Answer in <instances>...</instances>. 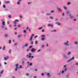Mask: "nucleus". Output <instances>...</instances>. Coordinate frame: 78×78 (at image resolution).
Segmentation results:
<instances>
[{
    "label": "nucleus",
    "instance_id": "1",
    "mask_svg": "<svg viewBox=\"0 0 78 78\" xmlns=\"http://www.w3.org/2000/svg\"><path fill=\"white\" fill-rule=\"evenodd\" d=\"M41 37H43L41 38V41H44V40H45V37H45V35H41Z\"/></svg>",
    "mask_w": 78,
    "mask_h": 78
},
{
    "label": "nucleus",
    "instance_id": "2",
    "mask_svg": "<svg viewBox=\"0 0 78 78\" xmlns=\"http://www.w3.org/2000/svg\"><path fill=\"white\" fill-rule=\"evenodd\" d=\"M4 59L6 61L7 60V59H9V57L8 56H7L6 57H4Z\"/></svg>",
    "mask_w": 78,
    "mask_h": 78
},
{
    "label": "nucleus",
    "instance_id": "3",
    "mask_svg": "<svg viewBox=\"0 0 78 78\" xmlns=\"http://www.w3.org/2000/svg\"><path fill=\"white\" fill-rule=\"evenodd\" d=\"M74 59V57H73L72 58H71L68 61V62H70V61H71L72 60H73Z\"/></svg>",
    "mask_w": 78,
    "mask_h": 78
},
{
    "label": "nucleus",
    "instance_id": "4",
    "mask_svg": "<svg viewBox=\"0 0 78 78\" xmlns=\"http://www.w3.org/2000/svg\"><path fill=\"white\" fill-rule=\"evenodd\" d=\"M31 51H32V52H34V51H36V49H34V48H32V50H31Z\"/></svg>",
    "mask_w": 78,
    "mask_h": 78
},
{
    "label": "nucleus",
    "instance_id": "5",
    "mask_svg": "<svg viewBox=\"0 0 78 78\" xmlns=\"http://www.w3.org/2000/svg\"><path fill=\"white\" fill-rule=\"evenodd\" d=\"M53 26V25L51 24H49L48 25V27H52Z\"/></svg>",
    "mask_w": 78,
    "mask_h": 78
},
{
    "label": "nucleus",
    "instance_id": "6",
    "mask_svg": "<svg viewBox=\"0 0 78 78\" xmlns=\"http://www.w3.org/2000/svg\"><path fill=\"white\" fill-rule=\"evenodd\" d=\"M28 56H29V57H28L29 58H31V53H30L29 54V55H27V57H28Z\"/></svg>",
    "mask_w": 78,
    "mask_h": 78
},
{
    "label": "nucleus",
    "instance_id": "7",
    "mask_svg": "<svg viewBox=\"0 0 78 78\" xmlns=\"http://www.w3.org/2000/svg\"><path fill=\"white\" fill-rule=\"evenodd\" d=\"M68 42H69V41H67L66 43H64V44L66 45H69V44H68Z\"/></svg>",
    "mask_w": 78,
    "mask_h": 78
},
{
    "label": "nucleus",
    "instance_id": "8",
    "mask_svg": "<svg viewBox=\"0 0 78 78\" xmlns=\"http://www.w3.org/2000/svg\"><path fill=\"white\" fill-rule=\"evenodd\" d=\"M5 3H6L7 4H8V3H10V2H9V1H5Z\"/></svg>",
    "mask_w": 78,
    "mask_h": 78
},
{
    "label": "nucleus",
    "instance_id": "9",
    "mask_svg": "<svg viewBox=\"0 0 78 78\" xmlns=\"http://www.w3.org/2000/svg\"><path fill=\"white\" fill-rule=\"evenodd\" d=\"M2 25H5V21H2Z\"/></svg>",
    "mask_w": 78,
    "mask_h": 78
},
{
    "label": "nucleus",
    "instance_id": "10",
    "mask_svg": "<svg viewBox=\"0 0 78 78\" xmlns=\"http://www.w3.org/2000/svg\"><path fill=\"white\" fill-rule=\"evenodd\" d=\"M56 24H58V25H59L60 24V23H59V22H57L56 23Z\"/></svg>",
    "mask_w": 78,
    "mask_h": 78
},
{
    "label": "nucleus",
    "instance_id": "11",
    "mask_svg": "<svg viewBox=\"0 0 78 78\" xmlns=\"http://www.w3.org/2000/svg\"><path fill=\"white\" fill-rule=\"evenodd\" d=\"M57 9L58 10V11H61V9L57 8Z\"/></svg>",
    "mask_w": 78,
    "mask_h": 78
},
{
    "label": "nucleus",
    "instance_id": "12",
    "mask_svg": "<svg viewBox=\"0 0 78 78\" xmlns=\"http://www.w3.org/2000/svg\"><path fill=\"white\" fill-rule=\"evenodd\" d=\"M27 46H28V44L26 43L25 44V45H24L25 47H27Z\"/></svg>",
    "mask_w": 78,
    "mask_h": 78
},
{
    "label": "nucleus",
    "instance_id": "13",
    "mask_svg": "<svg viewBox=\"0 0 78 78\" xmlns=\"http://www.w3.org/2000/svg\"><path fill=\"white\" fill-rule=\"evenodd\" d=\"M32 39H33V37H30V41H32Z\"/></svg>",
    "mask_w": 78,
    "mask_h": 78
},
{
    "label": "nucleus",
    "instance_id": "14",
    "mask_svg": "<svg viewBox=\"0 0 78 78\" xmlns=\"http://www.w3.org/2000/svg\"><path fill=\"white\" fill-rule=\"evenodd\" d=\"M16 68H18V67H18V66H19V65H18V64H16Z\"/></svg>",
    "mask_w": 78,
    "mask_h": 78
},
{
    "label": "nucleus",
    "instance_id": "15",
    "mask_svg": "<svg viewBox=\"0 0 78 78\" xmlns=\"http://www.w3.org/2000/svg\"><path fill=\"white\" fill-rule=\"evenodd\" d=\"M3 70H2L0 74H3Z\"/></svg>",
    "mask_w": 78,
    "mask_h": 78
},
{
    "label": "nucleus",
    "instance_id": "16",
    "mask_svg": "<svg viewBox=\"0 0 78 78\" xmlns=\"http://www.w3.org/2000/svg\"><path fill=\"white\" fill-rule=\"evenodd\" d=\"M38 43V41H35V44H37Z\"/></svg>",
    "mask_w": 78,
    "mask_h": 78
},
{
    "label": "nucleus",
    "instance_id": "17",
    "mask_svg": "<svg viewBox=\"0 0 78 78\" xmlns=\"http://www.w3.org/2000/svg\"><path fill=\"white\" fill-rule=\"evenodd\" d=\"M22 36V35L20 34L18 36V37H21Z\"/></svg>",
    "mask_w": 78,
    "mask_h": 78
},
{
    "label": "nucleus",
    "instance_id": "18",
    "mask_svg": "<svg viewBox=\"0 0 78 78\" xmlns=\"http://www.w3.org/2000/svg\"><path fill=\"white\" fill-rule=\"evenodd\" d=\"M67 14H69V13H70V12L69 11H67Z\"/></svg>",
    "mask_w": 78,
    "mask_h": 78
},
{
    "label": "nucleus",
    "instance_id": "19",
    "mask_svg": "<svg viewBox=\"0 0 78 78\" xmlns=\"http://www.w3.org/2000/svg\"><path fill=\"white\" fill-rule=\"evenodd\" d=\"M17 69H19V68H16V69H15V71H17Z\"/></svg>",
    "mask_w": 78,
    "mask_h": 78
},
{
    "label": "nucleus",
    "instance_id": "20",
    "mask_svg": "<svg viewBox=\"0 0 78 78\" xmlns=\"http://www.w3.org/2000/svg\"><path fill=\"white\" fill-rule=\"evenodd\" d=\"M14 24H16V23H17L16 22V21H15L14 22Z\"/></svg>",
    "mask_w": 78,
    "mask_h": 78
},
{
    "label": "nucleus",
    "instance_id": "21",
    "mask_svg": "<svg viewBox=\"0 0 78 78\" xmlns=\"http://www.w3.org/2000/svg\"><path fill=\"white\" fill-rule=\"evenodd\" d=\"M15 21L16 22H19V20H15Z\"/></svg>",
    "mask_w": 78,
    "mask_h": 78
},
{
    "label": "nucleus",
    "instance_id": "22",
    "mask_svg": "<svg viewBox=\"0 0 78 78\" xmlns=\"http://www.w3.org/2000/svg\"><path fill=\"white\" fill-rule=\"evenodd\" d=\"M26 76H28L29 75V74H28V73H27L26 74Z\"/></svg>",
    "mask_w": 78,
    "mask_h": 78
},
{
    "label": "nucleus",
    "instance_id": "23",
    "mask_svg": "<svg viewBox=\"0 0 78 78\" xmlns=\"http://www.w3.org/2000/svg\"><path fill=\"white\" fill-rule=\"evenodd\" d=\"M51 31H52V32L54 31V32H56V30H54Z\"/></svg>",
    "mask_w": 78,
    "mask_h": 78
},
{
    "label": "nucleus",
    "instance_id": "24",
    "mask_svg": "<svg viewBox=\"0 0 78 78\" xmlns=\"http://www.w3.org/2000/svg\"><path fill=\"white\" fill-rule=\"evenodd\" d=\"M67 70V68H65V69L64 70H65V72H66V70Z\"/></svg>",
    "mask_w": 78,
    "mask_h": 78
},
{
    "label": "nucleus",
    "instance_id": "25",
    "mask_svg": "<svg viewBox=\"0 0 78 78\" xmlns=\"http://www.w3.org/2000/svg\"><path fill=\"white\" fill-rule=\"evenodd\" d=\"M8 17L9 18H11V15H9V16Z\"/></svg>",
    "mask_w": 78,
    "mask_h": 78
},
{
    "label": "nucleus",
    "instance_id": "26",
    "mask_svg": "<svg viewBox=\"0 0 78 78\" xmlns=\"http://www.w3.org/2000/svg\"><path fill=\"white\" fill-rule=\"evenodd\" d=\"M11 50H9V52L10 53H11Z\"/></svg>",
    "mask_w": 78,
    "mask_h": 78
},
{
    "label": "nucleus",
    "instance_id": "27",
    "mask_svg": "<svg viewBox=\"0 0 78 78\" xmlns=\"http://www.w3.org/2000/svg\"><path fill=\"white\" fill-rule=\"evenodd\" d=\"M70 53H71L70 52H69L68 53V55H70Z\"/></svg>",
    "mask_w": 78,
    "mask_h": 78
},
{
    "label": "nucleus",
    "instance_id": "28",
    "mask_svg": "<svg viewBox=\"0 0 78 78\" xmlns=\"http://www.w3.org/2000/svg\"><path fill=\"white\" fill-rule=\"evenodd\" d=\"M33 36H34V34H32L31 37H33Z\"/></svg>",
    "mask_w": 78,
    "mask_h": 78
},
{
    "label": "nucleus",
    "instance_id": "29",
    "mask_svg": "<svg viewBox=\"0 0 78 78\" xmlns=\"http://www.w3.org/2000/svg\"><path fill=\"white\" fill-rule=\"evenodd\" d=\"M23 32L24 33H26V32H27V31H26V30H23Z\"/></svg>",
    "mask_w": 78,
    "mask_h": 78
},
{
    "label": "nucleus",
    "instance_id": "30",
    "mask_svg": "<svg viewBox=\"0 0 78 78\" xmlns=\"http://www.w3.org/2000/svg\"><path fill=\"white\" fill-rule=\"evenodd\" d=\"M22 65H20V66L19 67H18V68H19H19H22Z\"/></svg>",
    "mask_w": 78,
    "mask_h": 78
},
{
    "label": "nucleus",
    "instance_id": "31",
    "mask_svg": "<svg viewBox=\"0 0 78 78\" xmlns=\"http://www.w3.org/2000/svg\"><path fill=\"white\" fill-rule=\"evenodd\" d=\"M9 44H11V40H9Z\"/></svg>",
    "mask_w": 78,
    "mask_h": 78
},
{
    "label": "nucleus",
    "instance_id": "32",
    "mask_svg": "<svg viewBox=\"0 0 78 78\" xmlns=\"http://www.w3.org/2000/svg\"><path fill=\"white\" fill-rule=\"evenodd\" d=\"M32 47L33 46H30L29 47V48H32Z\"/></svg>",
    "mask_w": 78,
    "mask_h": 78
},
{
    "label": "nucleus",
    "instance_id": "33",
    "mask_svg": "<svg viewBox=\"0 0 78 78\" xmlns=\"http://www.w3.org/2000/svg\"><path fill=\"white\" fill-rule=\"evenodd\" d=\"M42 29V27H40V28H38L39 30H41V29Z\"/></svg>",
    "mask_w": 78,
    "mask_h": 78
},
{
    "label": "nucleus",
    "instance_id": "34",
    "mask_svg": "<svg viewBox=\"0 0 78 78\" xmlns=\"http://www.w3.org/2000/svg\"><path fill=\"white\" fill-rule=\"evenodd\" d=\"M28 29H29V27H27V28L26 29V30H28Z\"/></svg>",
    "mask_w": 78,
    "mask_h": 78
},
{
    "label": "nucleus",
    "instance_id": "35",
    "mask_svg": "<svg viewBox=\"0 0 78 78\" xmlns=\"http://www.w3.org/2000/svg\"><path fill=\"white\" fill-rule=\"evenodd\" d=\"M5 46H4V47H3V50H5Z\"/></svg>",
    "mask_w": 78,
    "mask_h": 78
},
{
    "label": "nucleus",
    "instance_id": "36",
    "mask_svg": "<svg viewBox=\"0 0 78 78\" xmlns=\"http://www.w3.org/2000/svg\"><path fill=\"white\" fill-rule=\"evenodd\" d=\"M50 19H53V17H49Z\"/></svg>",
    "mask_w": 78,
    "mask_h": 78
},
{
    "label": "nucleus",
    "instance_id": "37",
    "mask_svg": "<svg viewBox=\"0 0 78 78\" xmlns=\"http://www.w3.org/2000/svg\"><path fill=\"white\" fill-rule=\"evenodd\" d=\"M8 36V34H5V37H7Z\"/></svg>",
    "mask_w": 78,
    "mask_h": 78
},
{
    "label": "nucleus",
    "instance_id": "38",
    "mask_svg": "<svg viewBox=\"0 0 78 78\" xmlns=\"http://www.w3.org/2000/svg\"><path fill=\"white\" fill-rule=\"evenodd\" d=\"M70 2H69V3H67L68 5H70Z\"/></svg>",
    "mask_w": 78,
    "mask_h": 78
},
{
    "label": "nucleus",
    "instance_id": "39",
    "mask_svg": "<svg viewBox=\"0 0 78 78\" xmlns=\"http://www.w3.org/2000/svg\"><path fill=\"white\" fill-rule=\"evenodd\" d=\"M34 38H36V37H37V36H36L34 37Z\"/></svg>",
    "mask_w": 78,
    "mask_h": 78
},
{
    "label": "nucleus",
    "instance_id": "40",
    "mask_svg": "<svg viewBox=\"0 0 78 78\" xmlns=\"http://www.w3.org/2000/svg\"><path fill=\"white\" fill-rule=\"evenodd\" d=\"M32 63H31L29 65H30V66H32Z\"/></svg>",
    "mask_w": 78,
    "mask_h": 78
},
{
    "label": "nucleus",
    "instance_id": "41",
    "mask_svg": "<svg viewBox=\"0 0 78 78\" xmlns=\"http://www.w3.org/2000/svg\"><path fill=\"white\" fill-rule=\"evenodd\" d=\"M17 4L19 5V4H20V2H18Z\"/></svg>",
    "mask_w": 78,
    "mask_h": 78
},
{
    "label": "nucleus",
    "instance_id": "42",
    "mask_svg": "<svg viewBox=\"0 0 78 78\" xmlns=\"http://www.w3.org/2000/svg\"><path fill=\"white\" fill-rule=\"evenodd\" d=\"M4 27H5L4 26H2V27L3 28H4Z\"/></svg>",
    "mask_w": 78,
    "mask_h": 78
},
{
    "label": "nucleus",
    "instance_id": "43",
    "mask_svg": "<svg viewBox=\"0 0 78 78\" xmlns=\"http://www.w3.org/2000/svg\"><path fill=\"white\" fill-rule=\"evenodd\" d=\"M17 43H15V44H14V45H15V46H16V45H17Z\"/></svg>",
    "mask_w": 78,
    "mask_h": 78
},
{
    "label": "nucleus",
    "instance_id": "44",
    "mask_svg": "<svg viewBox=\"0 0 78 78\" xmlns=\"http://www.w3.org/2000/svg\"><path fill=\"white\" fill-rule=\"evenodd\" d=\"M18 27H20V25H18Z\"/></svg>",
    "mask_w": 78,
    "mask_h": 78
},
{
    "label": "nucleus",
    "instance_id": "45",
    "mask_svg": "<svg viewBox=\"0 0 78 78\" xmlns=\"http://www.w3.org/2000/svg\"><path fill=\"white\" fill-rule=\"evenodd\" d=\"M44 30L43 29V30H42V32H44Z\"/></svg>",
    "mask_w": 78,
    "mask_h": 78
},
{
    "label": "nucleus",
    "instance_id": "46",
    "mask_svg": "<svg viewBox=\"0 0 78 78\" xmlns=\"http://www.w3.org/2000/svg\"><path fill=\"white\" fill-rule=\"evenodd\" d=\"M64 9H66V7H64Z\"/></svg>",
    "mask_w": 78,
    "mask_h": 78
},
{
    "label": "nucleus",
    "instance_id": "47",
    "mask_svg": "<svg viewBox=\"0 0 78 78\" xmlns=\"http://www.w3.org/2000/svg\"><path fill=\"white\" fill-rule=\"evenodd\" d=\"M74 44H77V42H74Z\"/></svg>",
    "mask_w": 78,
    "mask_h": 78
},
{
    "label": "nucleus",
    "instance_id": "48",
    "mask_svg": "<svg viewBox=\"0 0 78 78\" xmlns=\"http://www.w3.org/2000/svg\"><path fill=\"white\" fill-rule=\"evenodd\" d=\"M41 51V50H39L37 51V52H39V51Z\"/></svg>",
    "mask_w": 78,
    "mask_h": 78
},
{
    "label": "nucleus",
    "instance_id": "49",
    "mask_svg": "<svg viewBox=\"0 0 78 78\" xmlns=\"http://www.w3.org/2000/svg\"><path fill=\"white\" fill-rule=\"evenodd\" d=\"M33 41H32L31 42V44H33Z\"/></svg>",
    "mask_w": 78,
    "mask_h": 78
},
{
    "label": "nucleus",
    "instance_id": "50",
    "mask_svg": "<svg viewBox=\"0 0 78 78\" xmlns=\"http://www.w3.org/2000/svg\"><path fill=\"white\" fill-rule=\"evenodd\" d=\"M29 31H30H30H31V30H30V29H29Z\"/></svg>",
    "mask_w": 78,
    "mask_h": 78
},
{
    "label": "nucleus",
    "instance_id": "51",
    "mask_svg": "<svg viewBox=\"0 0 78 78\" xmlns=\"http://www.w3.org/2000/svg\"><path fill=\"white\" fill-rule=\"evenodd\" d=\"M70 18H73V16H70Z\"/></svg>",
    "mask_w": 78,
    "mask_h": 78
},
{
    "label": "nucleus",
    "instance_id": "52",
    "mask_svg": "<svg viewBox=\"0 0 78 78\" xmlns=\"http://www.w3.org/2000/svg\"><path fill=\"white\" fill-rule=\"evenodd\" d=\"M42 48H44V45H42Z\"/></svg>",
    "mask_w": 78,
    "mask_h": 78
},
{
    "label": "nucleus",
    "instance_id": "53",
    "mask_svg": "<svg viewBox=\"0 0 78 78\" xmlns=\"http://www.w3.org/2000/svg\"><path fill=\"white\" fill-rule=\"evenodd\" d=\"M62 16H64V13H62Z\"/></svg>",
    "mask_w": 78,
    "mask_h": 78
},
{
    "label": "nucleus",
    "instance_id": "54",
    "mask_svg": "<svg viewBox=\"0 0 78 78\" xmlns=\"http://www.w3.org/2000/svg\"><path fill=\"white\" fill-rule=\"evenodd\" d=\"M14 27H16L17 25H14Z\"/></svg>",
    "mask_w": 78,
    "mask_h": 78
},
{
    "label": "nucleus",
    "instance_id": "55",
    "mask_svg": "<svg viewBox=\"0 0 78 78\" xmlns=\"http://www.w3.org/2000/svg\"><path fill=\"white\" fill-rule=\"evenodd\" d=\"M41 75H42V76H43V75H44V73H42L41 74Z\"/></svg>",
    "mask_w": 78,
    "mask_h": 78
},
{
    "label": "nucleus",
    "instance_id": "56",
    "mask_svg": "<svg viewBox=\"0 0 78 78\" xmlns=\"http://www.w3.org/2000/svg\"><path fill=\"white\" fill-rule=\"evenodd\" d=\"M58 75H61V73H58Z\"/></svg>",
    "mask_w": 78,
    "mask_h": 78
},
{
    "label": "nucleus",
    "instance_id": "57",
    "mask_svg": "<svg viewBox=\"0 0 78 78\" xmlns=\"http://www.w3.org/2000/svg\"><path fill=\"white\" fill-rule=\"evenodd\" d=\"M24 61H23L22 62V63H23H23H24Z\"/></svg>",
    "mask_w": 78,
    "mask_h": 78
},
{
    "label": "nucleus",
    "instance_id": "58",
    "mask_svg": "<svg viewBox=\"0 0 78 78\" xmlns=\"http://www.w3.org/2000/svg\"><path fill=\"white\" fill-rule=\"evenodd\" d=\"M3 8H5V5H3Z\"/></svg>",
    "mask_w": 78,
    "mask_h": 78
},
{
    "label": "nucleus",
    "instance_id": "59",
    "mask_svg": "<svg viewBox=\"0 0 78 78\" xmlns=\"http://www.w3.org/2000/svg\"><path fill=\"white\" fill-rule=\"evenodd\" d=\"M15 34H17V32H15Z\"/></svg>",
    "mask_w": 78,
    "mask_h": 78
},
{
    "label": "nucleus",
    "instance_id": "60",
    "mask_svg": "<svg viewBox=\"0 0 78 78\" xmlns=\"http://www.w3.org/2000/svg\"><path fill=\"white\" fill-rule=\"evenodd\" d=\"M14 30H17V28H14Z\"/></svg>",
    "mask_w": 78,
    "mask_h": 78
},
{
    "label": "nucleus",
    "instance_id": "61",
    "mask_svg": "<svg viewBox=\"0 0 78 78\" xmlns=\"http://www.w3.org/2000/svg\"><path fill=\"white\" fill-rule=\"evenodd\" d=\"M76 65H78V63H77L76 64Z\"/></svg>",
    "mask_w": 78,
    "mask_h": 78
},
{
    "label": "nucleus",
    "instance_id": "62",
    "mask_svg": "<svg viewBox=\"0 0 78 78\" xmlns=\"http://www.w3.org/2000/svg\"><path fill=\"white\" fill-rule=\"evenodd\" d=\"M30 3H31V2H28V5H29V4H30Z\"/></svg>",
    "mask_w": 78,
    "mask_h": 78
},
{
    "label": "nucleus",
    "instance_id": "63",
    "mask_svg": "<svg viewBox=\"0 0 78 78\" xmlns=\"http://www.w3.org/2000/svg\"><path fill=\"white\" fill-rule=\"evenodd\" d=\"M64 71H62V73H64Z\"/></svg>",
    "mask_w": 78,
    "mask_h": 78
},
{
    "label": "nucleus",
    "instance_id": "64",
    "mask_svg": "<svg viewBox=\"0 0 78 78\" xmlns=\"http://www.w3.org/2000/svg\"><path fill=\"white\" fill-rule=\"evenodd\" d=\"M5 30H6L7 29V28H5Z\"/></svg>",
    "mask_w": 78,
    "mask_h": 78
}]
</instances>
